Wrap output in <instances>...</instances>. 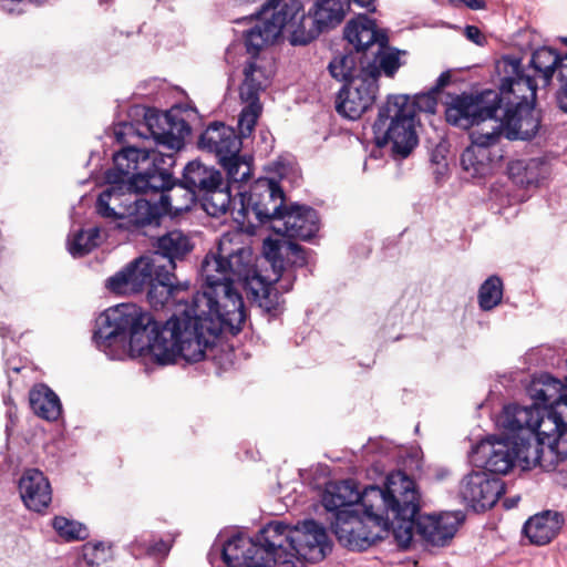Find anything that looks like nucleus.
<instances>
[{"mask_svg": "<svg viewBox=\"0 0 567 567\" xmlns=\"http://www.w3.org/2000/svg\"><path fill=\"white\" fill-rule=\"evenodd\" d=\"M251 249L239 231L225 233L216 254L205 257L202 276L206 290L193 295L192 315L168 319L159 328L152 315L135 303H120L96 319L94 342L111 359L150 357L165 365L178 359L198 362L219 333L241 330L246 319L243 297L233 281L247 275Z\"/></svg>", "mask_w": 567, "mask_h": 567, "instance_id": "1", "label": "nucleus"}, {"mask_svg": "<svg viewBox=\"0 0 567 567\" xmlns=\"http://www.w3.org/2000/svg\"><path fill=\"white\" fill-rule=\"evenodd\" d=\"M150 135L162 150L126 147L113 157L114 167L106 173L107 188L96 200V213L111 219H124L136 193L161 189L169 183L168 168L174 154L183 148L190 126L172 112L145 116Z\"/></svg>", "mask_w": 567, "mask_h": 567, "instance_id": "2", "label": "nucleus"}, {"mask_svg": "<svg viewBox=\"0 0 567 567\" xmlns=\"http://www.w3.org/2000/svg\"><path fill=\"white\" fill-rule=\"evenodd\" d=\"M505 72L511 74L502 80L496 111L492 120L501 124L497 127L498 140L505 135L508 140H530L539 128V118L534 111L537 84L533 76L524 74L520 61L504 60Z\"/></svg>", "mask_w": 567, "mask_h": 567, "instance_id": "3", "label": "nucleus"}, {"mask_svg": "<svg viewBox=\"0 0 567 567\" xmlns=\"http://www.w3.org/2000/svg\"><path fill=\"white\" fill-rule=\"evenodd\" d=\"M362 503L369 508H378L389 519V534L406 548L413 537L420 503L415 483L403 472L386 476L383 487L370 485L364 488Z\"/></svg>", "mask_w": 567, "mask_h": 567, "instance_id": "4", "label": "nucleus"}, {"mask_svg": "<svg viewBox=\"0 0 567 567\" xmlns=\"http://www.w3.org/2000/svg\"><path fill=\"white\" fill-rule=\"evenodd\" d=\"M261 539L268 548L277 549L281 567H303L305 561L322 560L330 550L326 529L315 520L297 526L269 523L261 529Z\"/></svg>", "mask_w": 567, "mask_h": 567, "instance_id": "5", "label": "nucleus"}, {"mask_svg": "<svg viewBox=\"0 0 567 567\" xmlns=\"http://www.w3.org/2000/svg\"><path fill=\"white\" fill-rule=\"evenodd\" d=\"M379 146H390L395 158L408 157L417 145L414 106L408 95H392L379 110L373 124Z\"/></svg>", "mask_w": 567, "mask_h": 567, "instance_id": "6", "label": "nucleus"}, {"mask_svg": "<svg viewBox=\"0 0 567 567\" xmlns=\"http://www.w3.org/2000/svg\"><path fill=\"white\" fill-rule=\"evenodd\" d=\"M240 194V207L233 212V218L237 229L244 236V243L248 235L254 234L256 225L276 218L284 209V190L275 179L261 177L250 187L248 193Z\"/></svg>", "mask_w": 567, "mask_h": 567, "instance_id": "7", "label": "nucleus"}, {"mask_svg": "<svg viewBox=\"0 0 567 567\" xmlns=\"http://www.w3.org/2000/svg\"><path fill=\"white\" fill-rule=\"evenodd\" d=\"M564 410H554L548 406H519L506 405L497 419V425L508 432H524L546 444L547 452L554 456L555 444L559 433L567 427L563 416Z\"/></svg>", "mask_w": 567, "mask_h": 567, "instance_id": "8", "label": "nucleus"}, {"mask_svg": "<svg viewBox=\"0 0 567 567\" xmlns=\"http://www.w3.org/2000/svg\"><path fill=\"white\" fill-rule=\"evenodd\" d=\"M363 514L358 509L340 511L331 522L338 540L350 549L363 550L389 535V519L378 508L362 503Z\"/></svg>", "mask_w": 567, "mask_h": 567, "instance_id": "9", "label": "nucleus"}, {"mask_svg": "<svg viewBox=\"0 0 567 567\" xmlns=\"http://www.w3.org/2000/svg\"><path fill=\"white\" fill-rule=\"evenodd\" d=\"M501 124L496 120H487L481 128H473L470 138L471 144L461 155V166L472 178L487 176L493 168V163L502 157L497 127Z\"/></svg>", "mask_w": 567, "mask_h": 567, "instance_id": "10", "label": "nucleus"}, {"mask_svg": "<svg viewBox=\"0 0 567 567\" xmlns=\"http://www.w3.org/2000/svg\"><path fill=\"white\" fill-rule=\"evenodd\" d=\"M498 93L487 90L477 95H456L451 97L445 107L446 121L462 128H481L482 124L501 107H496Z\"/></svg>", "mask_w": 567, "mask_h": 567, "instance_id": "11", "label": "nucleus"}, {"mask_svg": "<svg viewBox=\"0 0 567 567\" xmlns=\"http://www.w3.org/2000/svg\"><path fill=\"white\" fill-rule=\"evenodd\" d=\"M277 549H269L261 539V530L256 539L237 534L223 546V557L226 565L231 567H274L279 564Z\"/></svg>", "mask_w": 567, "mask_h": 567, "instance_id": "12", "label": "nucleus"}, {"mask_svg": "<svg viewBox=\"0 0 567 567\" xmlns=\"http://www.w3.org/2000/svg\"><path fill=\"white\" fill-rule=\"evenodd\" d=\"M165 268L161 256H143L106 280V288L116 295H131L150 286Z\"/></svg>", "mask_w": 567, "mask_h": 567, "instance_id": "13", "label": "nucleus"}, {"mask_svg": "<svg viewBox=\"0 0 567 567\" xmlns=\"http://www.w3.org/2000/svg\"><path fill=\"white\" fill-rule=\"evenodd\" d=\"M173 279V271L166 267L157 272L147 292L150 305L155 310L169 307L171 305L174 306L175 311L169 319L175 316L183 317L185 309H188L189 315H192L194 293L189 292L187 284L174 285Z\"/></svg>", "mask_w": 567, "mask_h": 567, "instance_id": "14", "label": "nucleus"}, {"mask_svg": "<svg viewBox=\"0 0 567 567\" xmlns=\"http://www.w3.org/2000/svg\"><path fill=\"white\" fill-rule=\"evenodd\" d=\"M379 85L373 80H367L360 72L339 91L336 99V110L344 118L358 120L368 111L377 96Z\"/></svg>", "mask_w": 567, "mask_h": 567, "instance_id": "15", "label": "nucleus"}, {"mask_svg": "<svg viewBox=\"0 0 567 567\" xmlns=\"http://www.w3.org/2000/svg\"><path fill=\"white\" fill-rule=\"evenodd\" d=\"M260 16L258 22L246 32L245 45L247 52L251 55L250 59L259 58L258 52L267 44L272 43L284 31L285 13L281 16L276 14L274 1L270 0L260 11L249 12L243 18H237L235 21L239 22L247 18H252L256 14Z\"/></svg>", "mask_w": 567, "mask_h": 567, "instance_id": "16", "label": "nucleus"}, {"mask_svg": "<svg viewBox=\"0 0 567 567\" xmlns=\"http://www.w3.org/2000/svg\"><path fill=\"white\" fill-rule=\"evenodd\" d=\"M504 493V483L486 471L467 474L460 484V495L475 511L492 507Z\"/></svg>", "mask_w": 567, "mask_h": 567, "instance_id": "17", "label": "nucleus"}, {"mask_svg": "<svg viewBox=\"0 0 567 567\" xmlns=\"http://www.w3.org/2000/svg\"><path fill=\"white\" fill-rule=\"evenodd\" d=\"M472 463L486 472L506 474L515 464L514 441L489 436L472 451Z\"/></svg>", "mask_w": 567, "mask_h": 567, "instance_id": "18", "label": "nucleus"}, {"mask_svg": "<svg viewBox=\"0 0 567 567\" xmlns=\"http://www.w3.org/2000/svg\"><path fill=\"white\" fill-rule=\"evenodd\" d=\"M272 1L276 14L285 13L284 30L290 33V42L293 45L307 44L324 32L321 25L316 23V18L310 11L308 14L305 13L299 1L291 0L288 3H281L280 0Z\"/></svg>", "mask_w": 567, "mask_h": 567, "instance_id": "19", "label": "nucleus"}, {"mask_svg": "<svg viewBox=\"0 0 567 567\" xmlns=\"http://www.w3.org/2000/svg\"><path fill=\"white\" fill-rule=\"evenodd\" d=\"M272 229L289 238L307 240L319 230V217L311 207L295 204L282 209Z\"/></svg>", "mask_w": 567, "mask_h": 567, "instance_id": "20", "label": "nucleus"}, {"mask_svg": "<svg viewBox=\"0 0 567 567\" xmlns=\"http://www.w3.org/2000/svg\"><path fill=\"white\" fill-rule=\"evenodd\" d=\"M463 519L464 516L461 512L420 515L416 518L415 530L427 543L444 546L454 537Z\"/></svg>", "mask_w": 567, "mask_h": 567, "instance_id": "21", "label": "nucleus"}, {"mask_svg": "<svg viewBox=\"0 0 567 567\" xmlns=\"http://www.w3.org/2000/svg\"><path fill=\"white\" fill-rule=\"evenodd\" d=\"M198 146L215 154L220 162L240 152L241 140L233 127L223 123H213L202 133Z\"/></svg>", "mask_w": 567, "mask_h": 567, "instance_id": "22", "label": "nucleus"}, {"mask_svg": "<svg viewBox=\"0 0 567 567\" xmlns=\"http://www.w3.org/2000/svg\"><path fill=\"white\" fill-rule=\"evenodd\" d=\"M19 492L23 504L31 511L42 512L52 499V491L44 474L35 468L27 470L19 481Z\"/></svg>", "mask_w": 567, "mask_h": 567, "instance_id": "23", "label": "nucleus"}, {"mask_svg": "<svg viewBox=\"0 0 567 567\" xmlns=\"http://www.w3.org/2000/svg\"><path fill=\"white\" fill-rule=\"evenodd\" d=\"M527 391L533 406L567 410V386L549 374L534 379Z\"/></svg>", "mask_w": 567, "mask_h": 567, "instance_id": "24", "label": "nucleus"}, {"mask_svg": "<svg viewBox=\"0 0 567 567\" xmlns=\"http://www.w3.org/2000/svg\"><path fill=\"white\" fill-rule=\"evenodd\" d=\"M344 38L358 51L378 48L388 44L389 41L386 33L379 30L375 22L364 14H360L347 23Z\"/></svg>", "mask_w": 567, "mask_h": 567, "instance_id": "25", "label": "nucleus"}, {"mask_svg": "<svg viewBox=\"0 0 567 567\" xmlns=\"http://www.w3.org/2000/svg\"><path fill=\"white\" fill-rule=\"evenodd\" d=\"M402 54H404V52L395 48H391L388 44L379 45L377 50L372 52V59L365 55L361 61L360 73L367 80H373V83L377 84L381 74H384L388 78H393L402 65Z\"/></svg>", "mask_w": 567, "mask_h": 567, "instance_id": "26", "label": "nucleus"}, {"mask_svg": "<svg viewBox=\"0 0 567 567\" xmlns=\"http://www.w3.org/2000/svg\"><path fill=\"white\" fill-rule=\"evenodd\" d=\"M514 455L515 462L523 470H529L537 465L547 470L556 461V456L548 454L546 444L524 432L519 436V443L514 441Z\"/></svg>", "mask_w": 567, "mask_h": 567, "instance_id": "27", "label": "nucleus"}, {"mask_svg": "<svg viewBox=\"0 0 567 567\" xmlns=\"http://www.w3.org/2000/svg\"><path fill=\"white\" fill-rule=\"evenodd\" d=\"M364 491L360 493L355 483L351 480L342 481L339 483H330L327 485L322 495V505L328 512L333 513V516L343 509H355L354 506L360 503L362 506V497Z\"/></svg>", "mask_w": 567, "mask_h": 567, "instance_id": "28", "label": "nucleus"}, {"mask_svg": "<svg viewBox=\"0 0 567 567\" xmlns=\"http://www.w3.org/2000/svg\"><path fill=\"white\" fill-rule=\"evenodd\" d=\"M173 166L174 164L168 168L169 183L165 187L161 189H148V192L154 193L161 192L158 200L165 214H179L190 209L197 196L195 190L190 189L185 184L173 185L171 172Z\"/></svg>", "mask_w": 567, "mask_h": 567, "instance_id": "29", "label": "nucleus"}, {"mask_svg": "<svg viewBox=\"0 0 567 567\" xmlns=\"http://www.w3.org/2000/svg\"><path fill=\"white\" fill-rule=\"evenodd\" d=\"M563 524L561 515L556 512H545L530 517L524 525V534L536 545L549 543Z\"/></svg>", "mask_w": 567, "mask_h": 567, "instance_id": "30", "label": "nucleus"}, {"mask_svg": "<svg viewBox=\"0 0 567 567\" xmlns=\"http://www.w3.org/2000/svg\"><path fill=\"white\" fill-rule=\"evenodd\" d=\"M266 64V61L261 58L247 61L244 68V82L239 90L241 100L259 99V92L268 85L272 74V71Z\"/></svg>", "mask_w": 567, "mask_h": 567, "instance_id": "31", "label": "nucleus"}, {"mask_svg": "<svg viewBox=\"0 0 567 567\" xmlns=\"http://www.w3.org/2000/svg\"><path fill=\"white\" fill-rule=\"evenodd\" d=\"M156 251L152 256H161L169 270L175 269V260L184 258L190 250L189 238L181 230H172L157 239Z\"/></svg>", "mask_w": 567, "mask_h": 567, "instance_id": "32", "label": "nucleus"}, {"mask_svg": "<svg viewBox=\"0 0 567 567\" xmlns=\"http://www.w3.org/2000/svg\"><path fill=\"white\" fill-rule=\"evenodd\" d=\"M221 174L217 169L198 161L189 162L183 174L184 184L194 189L198 196L207 188L221 184Z\"/></svg>", "mask_w": 567, "mask_h": 567, "instance_id": "33", "label": "nucleus"}, {"mask_svg": "<svg viewBox=\"0 0 567 567\" xmlns=\"http://www.w3.org/2000/svg\"><path fill=\"white\" fill-rule=\"evenodd\" d=\"M29 399L32 411L47 421H55L62 413L59 396L44 384L35 385Z\"/></svg>", "mask_w": 567, "mask_h": 567, "instance_id": "34", "label": "nucleus"}, {"mask_svg": "<svg viewBox=\"0 0 567 567\" xmlns=\"http://www.w3.org/2000/svg\"><path fill=\"white\" fill-rule=\"evenodd\" d=\"M324 31L339 25L348 13V0H317L310 10Z\"/></svg>", "mask_w": 567, "mask_h": 567, "instance_id": "35", "label": "nucleus"}, {"mask_svg": "<svg viewBox=\"0 0 567 567\" xmlns=\"http://www.w3.org/2000/svg\"><path fill=\"white\" fill-rule=\"evenodd\" d=\"M130 214L124 219L134 226H144L152 224L159 216L164 215L159 200L151 203L148 199L140 198L138 193L134 196V203L130 206Z\"/></svg>", "mask_w": 567, "mask_h": 567, "instance_id": "36", "label": "nucleus"}, {"mask_svg": "<svg viewBox=\"0 0 567 567\" xmlns=\"http://www.w3.org/2000/svg\"><path fill=\"white\" fill-rule=\"evenodd\" d=\"M565 56H558L555 50L550 48H540L536 50L530 59L535 73L543 79L544 85H547L555 71H558L560 80V65Z\"/></svg>", "mask_w": 567, "mask_h": 567, "instance_id": "37", "label": "nucleus"}, {"mask_svg": "<svg viewBox=\"0 0 567 567\" xmlns=\"http://www.w3.org/2000/svg\"><path fill=\"white\" fill-rule=\"evenodd\" d=\"M202 197V206L204 210L214 217H218L227 213L230 203L231 195L224 183L218 184L216 186L207 188V190L203 192Z\"/></svg>", "mask_w": 567, "mask_h": 567, "instance_id": "38", "label": "nucleus"}, {"mask_svg": "<svg viewBox=\"0 0 567 567\" xmlns=\"http://www.w3.org/2000/svg\"><path fill=\"white\" fill-rule=\"evenodd\" d=\"M281 280H285L282 278V274L274 275V277L269 278V281L267 282L261 277L256 279L257 284L260 285V289L254 290L255 298L259 306L268 312L276 310L280 305V296L275 284Z\"/></svg>", "mask_w": 567, "mask_h": 567, "instance_id": "39", "label": "nucleus"}, {"mask_svg": "<svg viewBox=\"0 0 567 567\" xmlns=\"http://www.w3.org/2000/svg\"><path fill=\"white\" fill-rule=\"evenodd\" d=\"M100 243V229L94 227L87 230H80L68 240V249L73 257H82Z\"/></svg>", "mask_w": 567, "mask_h": 567, "instance_id": "40", "label": "nucleus"}, {"mask_svg": "<svg viewBox=\"0 0 567 567\" xmlns=\"http://www.w3.org/2000/svg\"><path fill=\"white\" fill-rule=\"evenodd\" d=\"M503 298V282L497 276L488 277L480 287L478 305L482 310L488 311L498 306Z\"/></svg>", "mask_w": 567, "mask_h": 567, "instance_id": "41", "label": "nucleus"}, {"mask_svg": "<svg viewBox=\"0 0 567 567\" xmlns=\"http://www.w3.org/2000/svg\"><path fill=\"white\" fill-rule=\"evenodd\" d=\"M227 172L230 183L246 182L251 174L250 159L238 154L229 156V159L219 162Z\"/></svg>", "mask_w": 567, "mask_h": 567, "instance_id": "42", "label": "nucleus"}, {"mask_svg": "<svg viewBox=\"0 0 567 567\" xmlns=\"http://www.w3.org/2000/svg\"><path fill=\"white\" fill-rule=\"evenodd\" d=\"M52 526L58 535L68 542L84 539L87 536V529L83 524L63 516L54 517Z\"/></svg>", "mask_w": 567, "mask_h": 567, "instance_id": "43", "label": "nucleus"}, {"mask_svg": "<svg viewBox=\"0 0 567 567\" xmlns=\"http://www.w3.org/2000/svg\"><path fill=\"white\" fill-rule=\"evenodd\" d=\"M247 105L241 110L238 118V127L241 137L250 135L261 112L259 99L243 100Z\"/></svg>", "mask_w": 567, "mask_h": 567, "instance_id": "44", "label": "nucleus"}, {"mask_svg": "<svg viewBox=\"0 0 567 567\" xmlns=\"http://www.w3.org/2000/svg\"><path fill=\"white\" fill-rule=\"evenodd\" d=\"M111 557V548L103 543H87L83 546L82 558L89 567H102Z\"/></svg>", "mask_w": 567, "mask_h": 567, "instance_id": "45", "label": "nucleus"}, {"mask_svg": "<svg viewBox=\"0 0 567 567\" xmlns=\"http://www.w3.org/2000/svg\"><path fill=\"white\" fill-rule=\"evenodd\" d=\"M329 71L332 78L339 80V81H347V83L353 79L357 78L354 75L355 71V59L353 55H341L334 58L329 63Z\"/></svg>", "mask_w": 567, "mask_h": 567, "instance_id": "46", "label": "nucleus"}, {"mask_svg": "<svg viewBox=\"0 0 567 567\" xmlns=\"http://www.w3.org/2000/svg\"><path fill=\"white\" fill-rule=\"evenodd\" d=\"M262 251L265 258L270 262L274 275L282 274V261L280 259V243L277 239L267 238L264 240Z\"/></svg>", "mask_w": 567, "mask_h": 567, "instance_id": "47", "label": "nucleus"}, {"mask_svg": "<svg viewBox=\"0 0 567 567\" xmlns=\"http://www.w3.org/2000/svg\"><path fill=\"white\" fill-rule=\"evenodd\" d=\"M411 104L414 106V110L417 109L426 113H435L437 105L433 92L416 96L415 101L411 102Z\"/></svg>", "mask_w": 567, "mask_h": 567, "instance_id": "48", "label": "nucleus"}, {"mask_svg": "<svg viewBox=\"0 0 567 567\" xmlns=\"http://www.w3.org/2000/svg\"><path fill=\"white\" fill-rule=\"evenodd\" d=\"M559 104L561 110L567 112V54L560 65V92Z\"/></svg>", "mask_w": 567, "mask_h": 567, "instance_id": "49", "label": "nucleus"}, {"mask_svg": "<svg viewBox=\"0 0 567 567\" xmlns=\"http://www.w3.org/2000/svg\"><path fill=\"white\" fill-rule=\"evenodd\" d=\"M551 446L555 449L556 462L567 458V427L561 431L555 442L551 443Z\"/></svg>", "mask_w": 567, "mask_h": 567, "instance_id": "50", "label": "nucleus"}, {"mask_svg": "<svg viewBox=\"0 0 567 567\" xmlns=\"http://www.w3.org/2000/svg\"><path fill=\"white\" fill-rule=\"evenodd\" d=\"M465 37L472 41L473 43L477 45H484L486 42L485 35L482 33V31L475 27V25H467L465 28Z\"/></svg>", "mask_w": 567, "mask_h": 567, "instance_id": "51", "label": "nucleus"}, {"mask_svg": "<svg viewBox=\"0 0 567 567\" xmlns=\"http://www.w3.org/2000/svg\"><path fill=\"white\" fill-rule=\"evenodd\" d=\"M169 551L168 543L164 540L155 542L152 545H148L146 548V553L154 557L165 556Z\"/></svg>", "mask_w": 567, "mask_h": 567, "instance_id": "52", "label": "nucleus"}, {"mask_svg": "<svg viewBox=\"0 0 567 567\" xmlns=\"http://www.w3.org/2000/svg\"><path fill=\"white\" fill-rule=\"evenodd\" d=\"M287 248H288L289 252L295 257V259H293L295 265H297V266L306 265V262H307L306 255H305L303 249L299 245L289 243Z\"/></svg>", "mask_w": 567, "mask_h": 567, "instance_id": "53", "label": "nucleus"}, {"mask_svg": "<svg viewBox=\"0 0 567 567\" xmlns=\"http://www.w3.org/2000/svg\"><path fill=\"white\" fill-rule=\"evenodd\" d=\"M351 3H354L360 8L367 9L370 12H374L377 9V0H348V10L350 9Z\"/></svg>", "mask_w": 567, "mask_h": 567, "instance_id": "54", "label": "nucleus"}, {"mask_svg": "<svg viewBox=\"0 0 567 567\" xmlns=\"http://www.w3.org/2000/svg\"><path fill=\"white\" fill-rule=\"evenodd\" d=\"M455 3H462L465 7L472 9V10H482L485 9L486 3L484 0H451Z\"/></svg>", "mask_w": 567, "mask_h": 567, "instance_id": "55", "label": "nucleus"}, {"mask_svg": "<svg viewBox=\"0 0 567 567\" xmlns=\"http://www.w3.org/2000/svg\"><path fill=\"white\" fill-rule=\"evenodd\" d=\"M451 80V75L449 72H443L436 80V86H435V90L439 91L441 90L442 87H444L445 85L449 84Z\"/></svg>", "mask_w": 567, "mask_h": 567, "instance_id": "56", "label": "nucleus"}, {"mask_svg": "<svg viewBox=\"0 0 567 567\" xmlns=\"http://www.w3.org/2000/svg\"><path fill=\"white\" fill-rule=\"evenodd\" d=\"M538 167L540 168L542 174H543V177H544V176H545V174L547 173V169H546V167L540 163V161H538V159H530V161H529V163H528V164H527V166H526V171H527V173H528L529 171L536 169V168H538Z\"/></svg>", "mask_w": 567, "mask_h": 567, "instance_id": "57", "label": "nucleus"}, {"mask_svg": "<svg viewBox=\"0 0 567 567\" xmlns=\"http://www.w3.org/2000/svg\"><path fill=\"white\" fill-rule=\"evenodd\" d=\"M518 501H519V497H518V496H517V497L506 498V499L504 501V506H505L506 508H513V507H515V506L517 505Z\"/></svg>", "mask_w": 567, "mask_h": 567, "instance_id": "58", "label": "nucleus"}, {"mask_svg": "<svg viewBox=\"0 0 567 567\" xmlns=\"http://www.w3.org/2000/svg\"><path fill=\"white\" fill-rule=\"evenodd\" d=\"M526 182H527V184H536L537 185L539 183V179L537 177L534 178L532 176L530 177L528 176Z\"/></svg>", "mask_w": 567, "mask_h": 567, "instance_id": "59", "label": "nucleus"}, {"mask_svg": "<svg viewBox=\"0 0 567 567\" xmlns=\"http://www.w3.org/2000/svg\"><path fill=\"white\" fill-rule=\"evenodd\" d=\"M281 287L285 289V291H289V290H290L291 285H290V284H288V285H287V286H285V287L281 285Z\"/></svg>", "mask_w": 567, "mask_h": 567, "instance_id": "60", "label": "nucleus"}, {"mask_svg": "<svg viewBox=\"0 0 567 567\" xmlns=\"http://www.w3.org/2000/svg\"><path fill=\"white\" fill-rule=\"evenodd\" d=\"M136 546H137V544L133 547V553L134 554H137Z\"/></svg>", "mask_w": 567, "mask_h": 567, "instance_id": "61", "label": "nucleus"}, {"mask_svg": "<svg viewBox=\"0 0 567 567\" xmlns=\"http://www.w3.org/2000/svg\"><path fill=\"white\" fill-rule=\"evenodd\" d=\"M564 42L567 44V37H566V38H564Z\"/></svg>", "mask_w": 567, "mask_h": 567, "instance_id": "62", "label": "nucleus"}, {"mask_svg": "<svg viewBox=\"0 0 567 567\" xmlns=\"http://www.w3.org/2000/svg\"><path fill=\"white\" fill-rule=\"evenodd\" d=\"M227 567H231V566H228V565H227Z\"/></svg>", "mask_w": 567, "mask_h": 567, "instance_id": "63", "label": "nucleus"}]
</instances>
